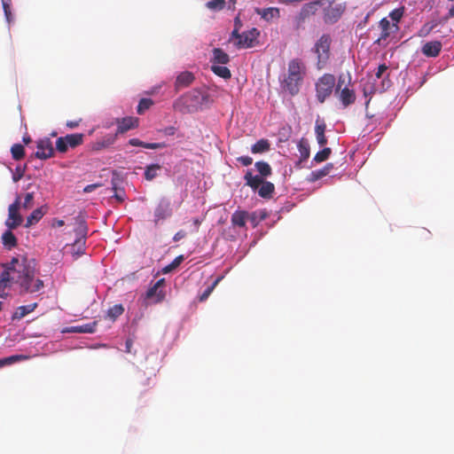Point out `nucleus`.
<instances>
[{"label": "nucleus", "mask_w": 454, "mask_h": 454, "mask_svg": "<svg viewBox=\"0 0 454 454\" xmlns=\"http://www.w3.org/2000/svg\"><path fill=\"white\" fill-rule=\"evenodd\" d=\"M237 160L246 167L251 165L253 162V159L249 156H240L237 158Z\"/></svg>", "instance_id": "8fccbe9b"}, {"label": "nucleus", "mask_w": 454, "mask_h": 454, "mask_svg": "<svg viewBox=\"0 0 454 454\" xmlns=\"http://www.w3.org/2000/svg\"><path fill=\"white\" fill-rule=\"evenodd\" d=\"M81 121H82V119H80L78 121H67V126L70 129L76 128L79 125Z\"/></svg>", "instance_id": "052dcab7"}, {"label": "nucleus", "mask_w": 454, "mask_h": 454, "mask_svg": "<svg viewBox=\"0 0 454 454\" xmlns=\"http://www.w3.org/2000/svg\"><path fill=\"white\" fill-rule=\"evenodd\" d=\"M345 5L339 4L335 5H330L324 11V20L327 24L336 23L342 16L345 11Z\"/></svg>", "instance_id": "9b49d317"}, {"label": "nucleus", "mask_w": 454, "mask_h": 454, "mask_svg": "<svg viewBox=\"0 0 454 454\" xmlns=\"http://www.w3.org/2000/svg\"><path fill=\"white\" fill-rule=\"evenodd\" d=\"M176 128L173 127V126H169V127H166L164 129H163V133L166 135V136H173L175 135L176 133Z\"/></svg>", "instance_id": "4d7b16f0"}, {"label": "nucleus", "mask_w": 454, "mask_h": 454, "mask_svg": "<svg viewBox=\"0 0 454 454\" xmlns=\"http://www.w3.org/2000/svg\"><path fill=\"white\" fill-rule=\"evenodd\" d=\"M37 307V303H31L28 305L20 306L12 315V320H20L26 317L27 314L33 312Z\"/></svg>", "instance_id": "4be33fe9"}, {"label": "nucleus", "mask_w": 454, "mask_h": 454, "mask_svg": "<svg viewBox=\"0 0 454 454\" xmlns=\"http://www.w3.org/2000/svg\"><path fill=\"white\" fill-rule=\"evenodd\" d=\"M160 169V166L159 164H151L146 167L145 171V177L148 181H152L158 176V171Z\"/></svg>", "instance_id": "473e14b6"}, {"label": "nucleus", "mask_w": 454, "mask_h": 454, "mask_svg": "<svg viewBox=\"0 0 454 454\" xmlns=\"http://www.w3.org/2000/svg\"><path fill=\"white\" fill-rule=\"evenodd\" d=\"M344 83V77L343 75H340L338 79V84L337 89L335 90V93H338V91L340 90L341 85Z\"/></svg>", "instance_id": "bf43d9fd"}, {"label": "nucleus", "mask_w": 454, "mask_h": 454, "mask_svg": "<svg viewBox=\"0 0 454 454\" xmlns=\"http://www.w3.org/2000/svg\"><path fill=\"white\" fill-rule=\"evenodd\" d=\"M332 153V150L329 147H325L323 150L317 152L314 156V161L320 163L326 160L330 154Z\"/></svg>", "instance_id": "ea45409f"}, {"label": "nucleus", "mask_w": 454, "mask_h": 454, "mask_svg": "<svg viewBox=\"0 0 454 454\" xmlns=\"http://www.w3.org/2000/svg\"><path fill=\"white\" fill-rule=\"evenodd\" d=\"M2 5L4 12L5 18L8 22L12 20L11 5L12 0H2Z\"/></svg>", "instance_id": "49530a36"}, {"label": "nucleus", "mask_w": 454, "mask_h": 454, "mask_svg": "<svg viewBox=\"0 0 454 454\" xmlns=\"http://www.w3.org/2000/svg\"><path fill=\"white\" fill-rule=\"evenodd\" d=\"M23 142L25 144H28L31 142V138L29 137H23Z\"/></svg>", "instance_id": "774afa93"}, {"label": "nucleus", "mask_w": 454, "mask_h": 454, "mask_svg": "<svg viewBox=\"0 0 454 454\" xmlns=\"http://www.w3.org/2000/svg\"><path fill=\"white\" fill-rule=\"evenodd\" d=\"M333 168V163H327L325 166H324V168L312 171L309 175V180L310 182H316V181L323 178L324 176H327L331 172Z\"/></svg>", "instance_id": "5701e85b"}, {"label": "nucleus", "mask_w": 454, "mask_h": 454, "mask_svg": "<svg viewBox=\"0 0 454 454\" xmlns=\"http://www.w3.org/2000/svg\"><path fill=\"white\" fill-rule=\"evenodd\" d=\"M307 74V67L301 59L295 58L289 60L286 73L280 80L281 89L294 97L299 94L304 78Z\"/></svg>", "instance_id": "f03ea898"}, {"label": "nucleus", "mask_w": 454, "mask_h": 454, "mask_svg": "<svg viewBox=\"0 0 454 454\" xmlns=\"http://www.w3.org/2000/svg\"><path fill=\"white\" fill-rule=\"evenodd\" d=\"M35 157L40 160H47L53 156L54 149L50 138L40 139L37 142Z\"/></svg>", "instance_id": "9d476101"}, {"label": "nucleus", "mask_w": 454, "mask_h": 454, "mask_svg": "<svg viewBox=\"0 0 454 454\" xmlns=\"http://www.w3.org/2000/svg\"><path fill=\"white\" fill-rule=\"evenodd\" d=\"M83 134H70L65 137H60L56 141V149L60 153H66L69 147L74 148L75 146L82 144Z\"/></svg>", "instance_id": "0eeeda50"}, {"label": "nucleus", "mask_w": 454, "mask_h": 454, "mask_svg": "<svg viewBox=\"0 0 454 454\" xmlns=\"http://www.w3.org/2000/svg\"><path fill=\"white\" fill-rule=\"evenodd\" d=\"M222 278L223 277H218L211 286L207 287V289L199 297L200 301H205L209 297V295L211 294V293L213 292V290L215 288V286L218 285Z\"/></svg>", "instance_id": "a19ab883"}, {"label": "nucleus", "mask_w": 454, "mask_h": 454, "mask_svg": "<svg viewBox=\"0 0 454 454\" xmlns=\"http://www.w3.org/2000/svg\"><path fill=\"white\" fill-rule=\"evenodd\" d=\"M211 70L215 74L223 79H230L231 76L230 69L223 65H212Z\"/></svg>", "instance_id": "7c9ffc66"}, {"label": "nucleus", "mask_w": 454, "mask_h": 454, "mask_svg": "<svg viewBox=\"0 0 454 454\" xmlns=\"http://www.w3.org/2000/svg\"><path fill=\"white\" fill-rule=\"evenodd\" d=\"M184 260V255H178L176 256L172 262L171 263H169L168 265L165 266L163 269H162V272L164 274H167V273H169L171 272L173 270L176 269L182 262Z\"/></svg>", "instance_id": "e433bc0d"}, {"label": "nucleus", "mask_w": 454, "mask_h": 454, "mask_svg": "<svg viewBox=\"0 0 454 454\" xmlns=\"http://www.w3.org/2000/svg\"><path fill=\"white\" fill-rule=\"evenodd\" d=\"M200 223H201V221L199 218L193 219V224H194L195 228H196V231L199 230V227H200Z\"/></svg>", "instance_id": "0e129e2a"}, {"label": "nucleus", "mask_w": 454, "mask_h": 454, "mask_svg": "<svg viewBox=\"0 0 454 454\" xmlns=\"http://www.w3.org/2000/svg\"><path fill=\"white\" fill-rule=\"evenodd\" d=\"M124 311V308L121 304H115L111 307L107 311V316L112 319L115 320L119 317Z\"/></svg>", "instance_id": "4c0bfd02"}, {"label": "nucleus", "mask_w": 454, "mask_h": 454, "mask_svg": "<svg viewBox=\"0 0 454 454\" xmlns=\"http://www.w3.org/2000/svg\"><path fill=\"white\" fill-rule=\"evenodd\" d=\"M325 129H326L325 123L323 121H319L318 120H317L316 125H315V133H316L317 141L320 146H324L327 144V138L325 135Z\"/></svg>", "instance_id": "6ab92c4d"}, {"label": "nucleus", "mask_w": 454, "mask_h": 454, "mask_svg": "<svg viewBox=\"0 0 454 454\" xmlns=\"http://www.w3.org/2000/svg\"><path fill=\"white\" fill-rule=\"evenodd\" d=\"M248 219V212L245 210H236L231 218V224L235 227H245Z\"/></svg>", "instance_id": "a211bd4d"}, {"label": "nucleus", "mask_w": 454, "mask_h": 454, "mask_svg": "<svg viewBox=\"0 0 454 454\" xmlns=\"http://www.w3.org/2000/svg\"><path fill=\"white\" fill-rule=\"evenodd\" d=\"M63 332L64 333H66V332H67V333H70V332L85 333V326L81 325L78 327H71V328H67V330H65Z\"/></svg>", "instance_id": "6e6d98bb"}, {"label": "nucleus", "mask_w": 454, "mask_h": 454, "mask_svg": "<svg viewBox=\"0 0 454 454\" xmlns=\"http://www.w3.org/2000/svg\"><path fill=\"white\" fill-rule=\"evenodd\" d=\"M387 69V66L386 64H381L379 66L378 70L375 74L377 79H380L383 73Z\"/></svg>", "instance_id": "3c124183"}, {"label": "nucleus", "mask_w": 454, "mask_h": 454, "mask_svg": "<svg viewBox=\"0 0 454 454\" xmlns=\"http://www.w3.org/2000/svg\"><path fill=\"white\" fill-rule=\"evenodd\" d=\"M242 27V22L239 17V14H238L234 19V28L241 29Z\"/></svg>", "instance_id": "13d9d810"}, {"label": "nucleus", "mask_w": 454, "mask_h": 454, "mask_svg": "<svg viewBox=\"0 0 454 454\" xmlns=\"http://www.w3.org/2000/svg\"><path fill=\"white\" fill-rule=\"evenodd\" d=\"M275 191V186L272 183L264 181L258 189V194L260 197L264 199H270L272 197Z\"/></svg>", "instance_id": "a878e982"}, {"label": "nucleus", "mask_w": 454, "mask_h": 454, "mask_svg": "<svg viewBox=\"0 0 454 454\" xmlns=\"http://www.w3.org/2000/svg\"><path fill=\"white\" fill-rule=\"evenodd\" d=\"M207 94L199 90H192L178 98V100L174 104V107L177 108L180 112H195L201 107L206 101H207Z\"/></svg>", "instance_id": "7ed1b4c3"}, {"label": "nucleus", "mask_w": 454, "mask_h": 454, "mask_svg": "<svg viewBox=\"0 0 454 454\" xmlns=\"http://www.w3.org/2000/svg\"><path fill=\"white\" fill-rule=\"evenodd\" d=\"M320 5L319 1L310 2L302 6L295 18L296 27L300 28L310 16L316 14Z\"/></svg>", "instance_id": "1a4fd4ad"}, {"label": "nucleus", "mask_w": 454, "mask_h": 454, "mask_svg": "<svg viewBox=\"0 0 454 454\" xmlns=\"http://www.w3.org/2000/svg\"><path fill=\"white\" fill-rule=\"evenodd\" d=\"M230 61L229 55L220 48L213 50V65H226Z\"/></svg>", "instance_id": "412c9836"}, {"label": "nucleus", "mask_w": 454, "mask_h": 454, "mask_svg": "<svg viewBox=\"0 0 454 454\" xmlns=\"http://www.w3.org/2000/svg\"><path fill=\"white\" fill-rule=\"evenodd\" d=\"M131 345H132L131 340H126V350H127V352H130Z\"/></svg>", "instance_id": "69168bd1"}, {"label": "nucleus", "mask_w": 454, "mask_h": 454, "mask_svg": "<svg viewBox=\"0 0 454 454\" xmlns=\"http://www.w3.org/2000/svg\"><path fill=\"white\" fill-rule=\"evenodd\" d=\"M33 200H34V192H27V193H26V195L24 197V201L20 205V207H22L25 209H28V208L32 207Z\"/></svg>", "instance_id": "09e8293b"}, {"label": "nucleus", "mask_w": 454, "mask_h": 454, "mask_svg": "<svg viewBox=\"0 0 454 454\" xmlns=\"http://www.w3.org/2000/svg\"><path fill=\"white\" fill-rule=\"evenodd\" d=\"M380 27L381 29L380 36L378 38L377 43L385 41L390 35V22L387 18H383L380 21Z\"/></svg>", "instance_id": "c85d7f7f"}, {"label": "nucleus", "mask_w": 454, "mask_h": 454, "mask_svg": "<svg viewBox=\"0 0 454 454\" xmlns=\"http://www.w3.org/2000/svg\"><path fill=\"white\" fill-rule=\"evenodd\" d=\"M186 236V232L183 230L178 231L173 237L174 241H179L180 239H184Z\"/></svg>", "instance_id": "864d4df0"}, {"label": "nucleus", "mask_w": 454, "mask_h": 454, "mask_svg": "<svg viewBox=\"0 0 454 454\" xmlns=\"http://www.w3.org/2000/svg\"><path fill=\"white\" fill-rule=\"evenodd\" d=\"M43 215H44V213L43 212L42 208L39 207V208L35 209L30 214V215L27 216L25 227L29 228L30 226L34 225L35 223H38L42 219Z\"/></svg>", "instance_id": "cd10ccee"}, {"label": "nucleus", "mask_w": 454, "mask_h": 454, "mask_svg": "<svg viewBox=\"0 0 454 454\" xmlns=\"http://www.w3.org/2000/svg\"><path fill=\"white\" fill-rule=\"evenodd\" d=\"M21 205V199L17 196L13 203L8 207V218L5 221V225L10 229L13 230L21 225L23 217L19 213V209Z\"/></svg>", "instance_id": "423d86ee"}, {"label": "nucleus", "mask_w": 454, "mask_h": 454, "mask_svg": "<svg viewBox=\"0 0 454 454\" xmlns=\"http://www.w3.org/2000/svg\"><path fill=\"white\" fill-rule=\"evenodd\" d=\"M241 34H239V29L234 28L231 34L230 41L235 39V42L240 39Z\"/></svg>", "instance_id": "5fc2aeb1"}, {"label": "nucleus", "mask_w": 454, "mask_h": 454, "mask_svg": "<svg viewBox=\"0 0 454 454\" xmlns=\"http://www.w3.org/2000/svg\"><path fill=\"white\" fill-rule=\"evenodd\" d=\"M336 94L343 108H347L356 102V96L355 90L348 87L341 89Z\"/></svg>", "instance_id": "4468645a"}, {"label": "nucleus", "mask_w": 454, "mask_h": 454, "mask_svg": "<svg viewBox=\"0 0 454 454\" xmlns=\"http://www.w3.org/2000/svg\"><path fill=\"white\" fill-rule=\"evenodd\" d=\"M298 150L301 155V160H306L307 159H309L310 151L309 145L306 141H300V143L298 144Z\"/></svg>", "instance_id": "c9c22d12"}, {"label": "nucleus", "mask_w": 454, "mask_h": 454, "mask_svg": "<svg viewBox=\"0 0 454 454\" xmlns=\"http://www.w3.org/2000/svg\"><path fill=\"white\" fill-rule=\"evenodd\" d=\"M247 221H250L253 223L254 227H255L259 223V221L257 219L256 213L255 212L248 213Z\"/></svg>", "instance_id": "603ef678"}, {"label": "nucleus", "mask_w": 454, "mask_h": 454, "mask_svg": "<svg viewBox=\"0 0 454 454\" xmlns=\"http://www.w3.org/2000/svg\"><path fill=\"white\" fill-rule=\"evenodd\" d=\"M28 358L27 356L25 355H14L8 357L4 358V365L12 364L13 363L27 360Z\"/></svg>", "instance_id": "a18cd8bd"}, {"label": "nucleus", "mask_w": 454, "mask_h": 454, "mask_svg": "<svg viewBox=\"0 0 454 454\" xmlns=\"http://www.w3.org/2000/svg\"><path fill=\"white\" fill-rule=\"evenodd\" d=\"M146 296L147 298L155 297L156 301H161L164 299L165 294L162 290L159 291V288L153 285L151 288L148 289Z\"/></svg>", "instance_id": "f704fd0d"}, {"label": "nucleus", "mask_w": 454, "mask_h": 454, "mask_svg": "<svg viewBox=\"0 0 454 454\" xmlns=\"http://www.w3.org/2000/svg\"><path fill=\"white\" fill-rule=\"evenodd\" d=\"M336 79L332 74H325L316 82V97L319 103H324L333 92Z\"/></svg>", "instance_id": "20e7f679"}, {"label": "nucleus", "mask_w": 454, "mask_h": 454, "mask_svg": "<svg viewBox=\"0 0 454 454\" xmlns=\"http://www.w3.org/2000/svg\"><path fill=\"white\" fill-rule=\"evenodd\" d=\"M244 179L246 184L251 187L253 190H257L263 182V179L260 176H254L250 170H247Z\"/></svg>", "instance_id": "b1692460"}, {"label": "nucleus", "mask_w": 454, "mask_h": 454, "mask_svg": "<svg viewBox=\"0 0 454 454\" xmlns=\"http://www.w3.org/2000/svg\"><path fill=\"white\" fill-rule=\"evenodd\" d=\"M256 13L261 15V17L267 21H270L273 19L279 18V16H280L279 9L277 7L256 9Z\"/></svg>", "instance_id": "aec40b11"}, {"label": "nucleus", "mask_w": 454, "mask_h": 454, "mask_svg": "<svg viewBox=\"0 0 454 454\" xmlns=\"http://www.w3.org/2000/svg\"><path fill=\"white\" fill-rule=\"evenodd\" d=\"M129 145L132 146H141L146 149H161L166 147L165 143H145L138 138H131L129 140Z\"/></svg>", "instance_id": "393cba45"}, {"label": "nucleus", "mask_w": 454, "mask_h": 454, "mask_svg": "<svg viewBox=\"0 0 454 454\" xmlns=\"http://www.w3.org/2000/svg\"><path fill=\"white\" fill-rule=\"evenodd\" d=\"M404 13V8H397L389 13V17L395 22H399Z\"/></svg>", "instance_id": "de8ad7c7"}, {"label": "nucleus", "mask_w": 454, "mask_h": 454, "mask_svg": "<svg viewBox=\"0 0 454 454\" xmlns=\"http://www.w3.org/2000/svg\"><path fill=\"white\" fill-rule=\"evenodd\" d=\"M173 215L171 201L167 198H162L154 208V223L158 224L165 221Z\"/></svg>", "instance_id": "6e6552de"}, {"label": "nucleus", "mask_w": 454, "mask_h": 454, "mask_svg": "<svg viewBox=\"0 0 454 454\" xmlns=\"http://www.w3.org/2000/svg\"><path fill=\"white\" fill-rule=\"evenodd\" d=\"M163 284H164V279H163V278H161V279L158 280L154 285H155L158 288H160V286H163Z\"/></svg>", "instance_id": "338daca9"}, {"label": "nucleus", "mask_w": 454, "mask_h": 454, "mask_svg": "<svg viewBox=\"0 0 454 454\" xmlns=\"http://www.w3.org/2000/svg\"><path fill=\"white\" fill-rule=\"evenodd\" d=\"M116 140V135L114 134H106L102 137L98 138L96 142L91 143V150L95 152L101 151L103 149L108 148L112 145L114 144Z\"/></svg>", "instance_id": "2eb2a0df"}, {"label": "nucleus", "mask_w": 454, "mask_h": 454, "mask_svg": "<svg viewBox=\"0 0 454 454\" xmlns=\"http://www.w3.org/2000/svg\"><path fill=\"white\" fill-rule=\"evenodd\" d=\"M442 47V44L440 41H431L422 46L421 51L426 57L435 58L439 56Z\"/></svg>", "instance_id": "dca6fc26"}, {"label": "nucleus", "mask_w": 454, "mask_h": 454, "mask_svg": "<svg viewBox=\"0 0 454 454\" xmlns=\"http://www.w3.org/2000/svg\"><path fill=\"white\" fill-rule=\"evenodd\" d=\"M254 166L262 177L270 176L272 174V168L266 161H257Z\"/></svg>", "instance_id": "2f4dec72"}, {"label": "nucleus", "mask_w": 454, "mask_h": 454, "mask_svg": "<svg viewBox=\"0 0 454 454\" xmlns=\"http://www.w3.org/2000/svg\"><path fill=\"white\" fill-rule=\"evenodd\" d=\"M116 124L117 129L114 135L117 137L119 134H123L130 129L137 128L139 120L137 117H124L117 119Z\"/></svg>", "instance_id": "ddd939ff"}, {"label": "nucleus", "mask_w": 454, "mask_h": 454, "mask_svg": "<svg viewBox=\"0 0 454 454\" xmlns=\"http://www.w3.org/2000/svg\"><path fill=\"white\" fill-rule=\"evenodd\" d=\"M453 17H454V5L449 10L446 20H448L450 18H453Z\"/></svg>", "instance_id": "e2e57ef3"}, {"label": "nucleus", "mask_w": 454, "mask_h": 454, "mask_svg": "<svg viewBox=\"0 0 454 454\" xmlns=\"http://www.w3.org/2000/svg\"><path fill=\"white\" fill-rule=\"evenodd\" d=\"M11 153L15 160H20L25 156L24 146L20 144H14L11 148Z\"/></svg>", "instance_id": "72a5a7b5"}, {"label": "nucleus", "mask_w": 454, "mask_h": 454, "mask_svg": "<svg viewBox=\"0 0 454 454\" xmlns=\"http://www.w3.org/2000/svg\"><path fill=\"white\" fill-rule=\"evenodd\" d=\"M98 186H100L99 184H87V192H90L94 191Z\"/></svg>", "instance_id": "680f3d73"}, {"label": "nucleus", "mask_w": 454, "mask_h": 454, "mask_svg": "<svg viewBox=\"0 0 454 454\" xmlns=\"http://www.w3.org/2000/svg\"><path fill=\"white\" fill-rule=\"evenodd\" d=\"M437 23H427L419 31V35L421 37L427 36L433 29L436 27Z\"/></svg>", "instance_id": "c03bdc74"}, {"label": "nucleus", "mask_w": 454, "mask_h": 454, "mask_svg": "<svg viewBox=\"0 0 454 454\" xmlns=\"http://www.w3.org/2000/svg\"><path fill=\"white\" fill-rule=\"evenodd\" d=\"M260 32L257 28L253 27L241 34L240 39L236 41L234 43L237 48H251L254 45V42L259 36Z\"/></svg>", "instance_id": "f8f14e48"}, {"label": "nucleus", "mask_w": 454, "mask_h": 454, "mask_svg": "<svg viewBox=\"0 0 454 454\" xmlns=\"http://www.w3.org/2000/svg\"><path fill=\"white\" fill-rule=\"evenodd\" d=\"M35 262L26 257L12 258L0 266V297L5 298L13 284L20 286L21 292L35 293L43 287V280L35 278Z\"/></svg>", "instance_id": "f257e3e1"}, {"label": "nucleus", "mask_w": 454, "mask_h": 454, "mask_svg": "<svg viewBox=\"0 0 454 454\" xmlns=\"http://www.w3.org/2000/svg\"><path fill=\"white\" fill-rule=\"evenodd\" d=\"M331 38L329 35H323L314 46V51L317 55V67L322 69L325 67L330 58Z\"/></svg>", "instance_id": "39448f33"}, {"label": "nucleus", "mask_w": 454, "mask_h": 454, "mask_svg": "<svg viewBox=\"0 0 454 454\" xmlns=\"http://www.w3.org/2000/svg\"><path fill=\"white\" fill-rule=\"evenodd\" d=\"M194 75L192 73L185 71L182 72L180 74L177 75L176 82H175V88L176 90H179L183 88H186L190 86L193 81H194Z\"/></svg>", "instance_id": "f3484780"}, {"label": "nucleus", "mask_w": 454, "mask_h": 454, "mask_svg": "<svg viewBox=\"0 0 454 454\" xmlns=\"http://www.w3.org/2000/svg\"><path fill=\"white\" fill-rule=\"evenodd\" d=\"M2 241L9 250L17 246V239L10 229L3 233Z\"/></svg>", "instance_id": "bb28decb"}, {"label": "nucleus", "mask_w": 454, "mask_h": 454, "mask_svg": "<svg viewBox=\"0 0 454 454\" xmlns=\"http://www.w3.org/2000/svg\"><path fill=\"white\" fill-rule=\"evenodd\" d=\"M113 190L114 191V194L112 198L118 203H122L126 200V192L124 189L117 188L116 185L114 184Z\"/></svg>", "instance_id": "37998d69"}, {"label": "nucleus", "mask_w": 454, "mask_h": 454, "mask_svg": "<svg viewBox=\"0 0 454 454\" xmlns=\"http://www.w3.org/2000/svg\"><path fill=\"white\" fill-rule=\"evenodd\" d=\"M270 145L267 139H260L251 147L253 153H262L270 150Z\"/></svg>", "instance_id": "c756f323"}, {"label": "nucleus", "mask_w": 454, "mask_h": 454, "mask_svg": "<svg viewBox=\"0 0 454 454\" xmlns=\"http://www.w3.org/2000/svg\"><path fill=\"white\" fill-rule=\"evenodd\" d=\"M225 0H211L206 4V6L212 11H221L225 7Z\"/></svg>", "instance_id": "79ce46f5"}, {"label": "nucleus", "mask_w": 454, "mask_h": 454, "mask_svg": "<svg viewBox=\"0 0 454 454\" xmlns=\"http://www.w3.org/2000/svg\"><path fill=\"white\" fill-rule=\"evenodd\" d=\"M153 105V101L151 98H141L137 112L138 114H143L146 110H148Z\"/></svg>", "instance_id": "58836bf2"}]
</instances>
